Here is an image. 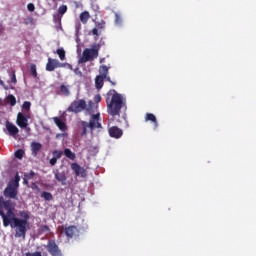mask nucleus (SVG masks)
<instances>
[{"label": "nucleus", "instance_id": "nucleus-6", "mask_svg": "<svg viewBox=\"0 0 256 256\" xmlns=\"http://www.w3.org/2000/svg\"><path fill=\"white\" fill-rule=\"evenodd\" d=\"M91 104L87 108V101L85 99H79V100H74L71 102L69 107L67 108L68 113H83V111H88V113H91Z\"/></svg>", "mask_w": 256, "mask_h": 256}, {"label": "nucleus", "instance_id": "nucleus-38", "mask_svg": "<svg viewBox=\"0 0 256 256\" xmlns=\"http://www.w3.org/2000/svg\"><path fill=\"white\" fill-rule=\"evenodd\" d=\"M50 165L52 166V167H54V165H57V158H52V159H50Z\"/></svg>", "mask_w": 256, "mask_h": 256}, {"label": "nucleus", "instance_id": "nucleus-26", "mask_svg": "<svg viewBox=\"0 0 256 256\" xmlns=\"http://www.w3.org/2000/svg\"><path fill=\"white\" fill-rule=\"evenodd\" d=\"M30 71H31L32 77H34V79H37V65L31 64Z\"/></svg>", "mask_w": 256, "mask_h": 256}, {"label": "nucleus", "instance_id": "nucleus-5", "mask_svg": "<svg viewBox=\"0 0 256 256\" xmlns=\"http://www.w3.org/2000/svg\"><path fill=\"white\" fill-rule=\"evenodd\" d=\"M101 50V44L94 43L91 48L84 49L82 57L79 59V63H87V61H94L99 57V51Z\"/></svg>", "mask_w": 256, "mask_h": 256}, {"label": "nucleus", "instance_id": "nucleus-30", "mask_svg": "<svg viewBox=\"0 0 256 256\" xmlns=\"http://www.w3.org/2000/svg\"><path fill=\"white\" fill-rule=\"evenodd\" d=\"M34 177H35V172H33V170L30 171L29 173L24 174V178L28 179V181H31V179H34Z\"/></svg>", "mask_w": 256, "mask_h": 256}, {"label": "nucleus", "instance_id": "nucleus-23", "mask_svg": "<svg viewBox=\"0 0 256 256\" xmlns=\"http://www.w3.org/2000/svg\"><path fill=\"white\" fill-rule=\"evenodd\" d=\"M60 93H62V95H65V97H69V95H71V92L69 91V86L62 84L60 86Z\"/></svg>", "mask_w": 256, "mask_h": 256}, {"label": "nucleus", "instance_id": "nucleus-7", "mask_svg": "<svg viewBox=\"0 0 256 256\" xmlns=\"http://www.w3.org/2000/svg\"><path fill=\"white\" fill-rule=\"evenodd\" d=\"M58 231L60 233V235H65L66 239H68V241H70V239H74V237H77L79 235V229L77 228V226H59L58 227Z\"/></svg>", "mask_w": 256, "mask_h": 256}, {"label": "nucleus", "instance_id": "nucleus-14", "mask_svg": "<svg viewBox=\"0 0 256 256\" xmlns=\"http://www.w3.org/2000/svg\"><path fill=\"white\" fill-rule=\"evenodd\" d=\"M53 122L55 123L56 127L60 129V131H67V124L63 121V119L59 117H53Z\"/></svg>", "mask_w": 256, "mask_h": 256}, {"label": "nucleus", "instance_id": "nucleus-22", "mask_svg": "<svg viewBox=\"0 0 256 256\" xmlns=\"http://www.w3.org/2000/svg\"><path fill=\"white\" fill-rule=\"evenodd\" d=\"M6 103H9V105H11V107H15V105H17V98H15L13 96V94H9L6 97Z\"/></svg>", "mask_w": 256, "mask_h": 256}, {"label": "nucleus", "instance_id": "nucleus-47", "mask_svg": "<svg viewBox=\"0 0 256 256\" xmlns=\"http://www.w3.org/2000/svg\"><path fill=\"white\" fill-rule=\"evenodd\" d=\"M97 27H98V29H103V24L99 23V24L97 25Z\"/></svg>", "mask_w": 256, "mask_h": 256}, {"label": "nucleus", "instance_id": "nucleus-33", "mask_svg": "<svg viewBox=\"0 0 256 256\" xmlns=\"http://www.w3.org/2000/svg\"><path fill=\"white\" fill-rule=\"evenodd\" d=\"M41 231H42V233H49V231H51V229L49 228V226L44 225L41 227Z\"/></svg>", "mask_w": 256, "mask_h": 256}, {"label": "nucleus", "instance_id": "nucleus-1", "mask_svg": "<svg viewBox=\"0 0 256 256\" xmlns=\"http://www.w3.org/2000/svg\"><path fill=\"white\" fill-rule=\"evenodd\" d=\"M14 206L11 200H5L3 197H0V216L2 217L4 227H11L14 229L15 239H23L27 237V230L29 229V219L31 215L27 210L19 211L18 218L13 212Z\"/></svg>", "mask_w": 256, "mask_h": 256}, {"label": "nucleus", "instance_id": "nucleus-40", "mask_svg": "<svg viewBox=\"0 0 256 256\" xmlns=\"http://www.w3.org/2000/svg\"><path fill=\"white\" fill-rule=\"evenodd\" d=\"M94 101H95V103H101V95H96L95 97H94Z\"/></svg>", "mask_w": 256, "mask_h": 256}, {"label": "nucleus", "instance_id": "nucleus-15", "mask_svg": "<svg viewBox=\"0 0 256 256\" xmlns=\"http://www.w3.org/2000/svg\"><path fill=\"white\" fill-rule=\"evenodd\" d=\"M55 179H57V181L61 183V185H67V175L65 174V172L56 171Z\"/></svg>", "mask_w": 256, "mask_h": 256}, {"label": "nucleus", "instance_id": "nucleus-44", "mask_svg": "<svg viewBox=\"0 0 256 256\" xmlns=\"http://www.w3.org/2000/svg\"><path fill=\"white\" fill-rule=\"evenodd\" d=\"M68 63H61L58 61V68L67 67Z\"/></svg>", "mask_w": 256, "mask_h": 256}, {"label": "nucleus", "instance_id": "nucleus-9", "mask_svg": "<svg viewBox=\"0 0 256 256\" xmlns=\"http://www.w3.org/2000/svg\"><path fill=\"white\" fill-rule=\"evenodd\" d=\"M71 169L74 171L76 177H87V170L81 167L78 163H72Z\"/></svg>", "mask_w": 256, "mask_h": 256}, {"label": "nucleus", "instance_id": "nucleus-10", "mask_svg": "<svg viewBox=\"0 0 256 256\" xmlns=\"http://www.w3.org/2000/svg\"><path fill=\"white\" fill-rule=\"evenodd\" d=\"M108 133L113 139H121V137H123V130L117 126L110 127Z\"/></svg>", "mask_w": 256, "mask_h": 256}, {"label": "nucleus", "instance_id": "nucleus-37", "mask_svg": "<svg viewBox=\"0 0 256 256\" xmlns=\"http://www.w3.org/2000/svg\"><path fill=\"white\" fill-rule=\"evenodd\" d=\"M0 85L1 87H3V89H5V91H9V86L5 85V82H3L0 78Z\"/></svg>", "mask_w": 256, "mask_h": 256}, {"label": "nucleus", "instance_id": "nucleus-36", "mask_svg": "<svg viewBox=\"0 0 256 256\" xmlns=\"http://www.w3.org/2000/svg\"><path fill=\"white\" fill-rule=\"evenodd\" d=\"M11 81L14 83V85L17 83V76L15 75V71L12 72Z\"/></svg>", "mask_w": 256, "mask_h": 256}, {"label": "nucleus", "instance_id": "nucleus-48", "mask_svg": "<svg viewBox=\"0 0 256 256\" xmlns=\"http://www.w3.org/2000/svg\"><path fill=\"white\" fill-rule=\"evenodd\" d=\"M0 33H3V26L0 24Z\"/></svg>", "mask_w": 256, "mask_h": 256}, {"label": "nucleus", "instance_id": "nucleus-28", "mask_svg": "<svg viewBox=\"0 0 256 256\" xmlns=\"http://www.w3.org/2000/svg\"><path fill=\"white\" fill-rule=\"evenodd\" d=\"M58 13H59V15H61L60 17H63V15H65L67 13V5H61L58 8Z\"/></svg>", "mask_w": 256, "mask_h": 256}, {"label": "nucleus", "instance_id": "nucleus-32", "mask_svg": "<svg viewBox=\"0 0 256 256\" xmlns=\"http://www.w3.org/2000/svg\"><path fill=\"white\" fill-rule=\"evenodd\" d=\"M122 21L123 20L121 19V16L118 13H116L115 14V23H116V25H121Z\"/></svg>", "mask_w": 256, "mask_h": 256}, {"label": "nucleus", "instance_id": "nucleus-3", "mask_svg": "<svg viewBox=\"0 0 256 256\" xmlns=\"http://www.w3.org/2000/svg\"><path fill=\"white\" fill-rule=\"evenodd\" d=\"M81 127H82V133H81L82 137H85L87 135V129H90V131H95V129H103V126L101 125V114L100 113L93 114L90 117L89 122L81 121Z\"/></svg>", "mask_w": 256, "mask_h": 256}, {"label": "nucleus", "instance_id": "nucleus-42", "mask_svg": "<svg viewBox=\"0 0 256 256\" xmlns=\"http://www.w3.org/2000/svg\"><path fill=\"white\" fill-rule=\"evenodd\" d=\"M104 79H105V81H108V83H111V85H116L115 82L111 81V77L106 75V78H104Z\"/></svg>", "mask_w": 256, "mask_h": 256}, {"label": "nucleus", "instance_id": "nucleus-8", "mask_svg": "<svg viewBox=\"0 0 256 256\" xmlns=\"http://www.w3.org/2000/svg\"><path fill=\"white\" fill-rule=\"evenodd\" d=\"M47 250L51 256H63V253L61 252V249H59V246L57 245L55 240L48 241Z\"/></svg>", "mask_w": 256, "mask_h": 256}, {"label": "nucleus", "instance_id": "nucleus-29", "mask_svg": "<svg viewBox=\"0 0 256 256\" xmlns=\"http://www.w3.org/2000/svg\"><path fill=\"white\" fill-rule=\"evenodd\" d=\"M23 155H25V150H23V149H18L15 152L16 159H23Z\"/></svg>", "mask_w": 256, "mask_h": 256}, {"label": "nucleus", "instance_id": "nucleus-12", "mask_svg": "<svg viewBox=\"0 0 256 256\" xmlns=\"http://www.w3.org/2000/svg\"><path fill=\"white\" fill-rule=\"evenodd\" d=\"M59 68V60L48 58V62L46 64V71H53L54 69Z\"/></svg>", "mask_w": 256, "mask_h": 256}, {"label": "nucleus", "instance_id": "nucleus-34", "mask_svg": "<svg viewBox=\"0 0 256 256\" xmlns=\"http://www.w3.org/2000/svg\"><path fill=\"white\" fill-rule=\"evenodd\" d=\"M26 256H43V255L41 254V252H33V253L27 252Z\"/></svg>", "mask_w": 256, "mask_h": 256}, {"label": "nucleus", "instance_id": "nucleus-4", "mask_svg": "<svg viewBox=\"0 0 256 256\" xmlns=\"http://www.w3.org/2000/svg\"><path fill=\"white\" fill-rule=\"evenodd\" d=\"M19 181H21V176H19V173H16L14 179L10 180L4 189V197L7 199H17V195H19Z\"/></svg>", "mask_w": 256, "mask_h": 256}, {"label": "nucleus", "instance_id": "nucleus-21", "mask_svg": "<svg viewBox=\"0 0 256 256\" xmlns=\"http://www.w3.org/2000/svg\"><path fill=\"white\" fill-rule=\"evenodd\" d=\"M105 78L103 76H97L95 78L96 89H103Z\"/></svg>", "mask_w": 256, "mask_h": 256}, {"label": "nucleus", "instance_id": "nucleus-2", "mask_svg": "<svg viewBox=\"0 0 256 256\" xmlns=\"http://www.w3.org/2000/svg\"><path fill=\"white\" fill-rule=\"evenodd\" d=\"M107 113L111 117H121V109H127V100L117 90L111 89L106 95Z\"/></svg>", "mask_w": 256, "mask_h": 256}, {"label": "nucleus", "instance_id": "nucleus-13", "mask_svg": "<svg viewBox=\"0 0 256 256\" xmlns=\"http://www.w3.org/2000/svg\"><path fill=\"white\" fill-rule=\"evenodd\" d=\"M6 129L9 133V135H12V137H15V135H17L19 133V128H17V126H15V124L7 121L6 122Z\"/></svg>", "mask_w": 256, "mask_h": 256}, {"label": "nucleus", "instance_id": "nucleus-31", "mask_svg": "<svg viewBox=\"0 0 256 256\" xmlns=\"http://www.w3.org/2000/svg\"><path fill=\"white\" fill-rule=\"evenodd\" d=\"M22 109H24V111H30L31 110V102L25 101L22 105Z\"/></svg>", "mask_w": 256, "mask_h": 256}, {"label": "nucleus", "instance_id": "nucleus-24", "mask_svg": "<svg viewBox=\"0 0 256 256\" xmlns=\"http://www.w3.org/2000/svg\"><path fill=\"white\" fill-rule=\"evenodd\" d=\"M41 197H42V199H44L45 201H53V194H51L50 192L43 191V192L41 193Z\"/></svg>", "mask_w": 256, "mask_h": 256}, {"label": "nucleus", "instance_id": "nucleus-25", "mask_svg": "<svg viewBox=\"0 0 256 256\" xmlns=\"http://www.w3.org/2000/svg\"><path fill=\"white\" fill-rule=\"evenodd\" d=\"M56 53L59 56L60 61H65V49L59 48L56 50Z\"/></svg>", "mask_w": 256, "mask_h": 256}, {"label": "nucleus", "instance_id": "nucleus-43", "mask_svg": "<svg viewBox=\"0 0 256 256\" xmlns=\"http://www.w3.org/2000/svg\"><path fill=\"white\" fill-rule=\"evenodd\" d=\"M31 188H32L33 190H35V189H36V191H39V186H37V184H36L35 182H34V183H32Z\"/></svg>", "mask_w": 256, "mask_h": 256}, {"label": "nucleus", "instance_id": "nucleus-45", "mask_svg": "<svg viewBox=\"0 0 256 256\" xmlns=\"http://www.w3.org/2000/svg\"><path fill=\"white\" fill-rule=\"evenodd\" d=\"M23 184L27 185V187H29V180L26 179L25 177L23 178Z\"/></svg>", "mask_w": 256, "mask_h": 256}, {"label": "nucleus", "instance_id": "nucleus-19", "mask_svg": "<svg viewBox=\"0 0 256 256\" xmlns=\"http://www.w3.org/2000/svg\"><path fill=\"white\" fill-rule=\"evenodd\" d=\"M64 155L65 157H67V159H70L71 161H75V159H77V155L69 148L64 149Z\"/></svg>", "mask_w": 256, "mask_h": 256}, {"label": "nucleus", "instance_id": "nucleus-11", "mask_svg": "<svg viewBox=\"0 0 256 256\" xmlns=\"http://www.w3.org/2000/svg\"><path fill=\"white\" fill-rule=\"evenodd\" d=\"M16 123H17L18 127H20L21 129H25V128H27V125H29L27 117H25V115L21 112H19L17 114Z\"/></svg>", "mask_w": 256, "mask_h": 256}, {"label": "nucleus", "instance_id": "nucleus-46", "mask_svg": "<svg viewBox=\"0 0 256 256\" xmlns=\"http://www.w3.org/2000/svg\"><path fill=\"white\" fill-rule=\"evenodd\" d=\"M66 67H67V69H70V71H73V65L68 63Z\"/></svg>", "mask_w": 256, "mask_h": 256}, {"label": "nucleus", "instance_id": "nucleus-17", "mask_svg": "<svg viewBox=\"0 0 256 256\" xmlns=\"http://www.w3.org/2000/svg\"><path fill=\"white\" fill-rule=\"evenodd\" d=\"M145 121H151L154 125V129H157L159 127V122H157V117L154 116L153 113H147L145 116Z\"/></svg>", "mask_w": 256, "mask_h": 256}, {"label": "nucleus", "instance_id": "nucleus-39", "mask_svg": "<svg viewBox=\"0 0 256 256\" xmlns=\"http://www.w3.org/2000/svg\"><path fill=\"white\" fill-rule=\"evenodd\" d=\"M74 73H75V75H79L80 77L83 75V72H81V70H79V68H75Z\"/></svg>", "mask_w": 256, "mask_h": 256}, {"label": "nucleus", "instance_id": "nucleus-35", "mask_svg": "<svg viewBox=\"0 0 256 256\" xmlns=\"http://www.w3.org/2000/svg\"><path fill=\"white\" fill-rule=\"evenodd\" d=\"M27 9H28V11L33 12V11H35V5H33V3H29L27 5Z\"/></svg>", "mask_w": 256, "mask_h": 256}, {"label": "nucleus", "instance_id": "nucleus-18", "mask_svg": "<svg viewBox=\"0 0 256 256\" xmlns=\"http://www.w3.org/2000/svg\"><path fill=\"white\" fill-rule=\"evenodd\" d=\"M91 19V14L88 11H84L80 14V21L83 25H87V22Z\"/></svg>", "mask_w": 256, "mask_h": 256}, {"label": "nucleus", "instance_id": "nucleus-16", "mask_svg": "<svg viewBox=\"0 0 256 256\" xmlns=\"http://www.w3.org/2000/svg\"><path fill=\"white\" fill-rule=\"evenodd\" d=\"M43 145H41V143L39 142H32L31 143V151H32V155L34 157H37V155H39V152L41 151Z\"/></svg>", "mask_w": 256, "mask_h": 256}, {"label": "nucleus", "instance_id": "nucleus-41", "mask_svg": "<svg viewBox=\"0 0 256 256\" xmlns=\"http://www.w3.org/2000/svg\"><path fill=\"white\" fill-rule=\"evenodd\" d=\"M92 35H95L96 37H99V30L97 28H94L92 30Z\"/></svg>", "mask_w": 256, "mask_h": 256}, {"label": "nucleus", "instance_id": "nucleus-27", "mask_svg": "<svg viewBox=\"0 0 256 256\" xmlns=\"http://www.w3.org/2000/svg\"><path fill=\"white\" fill-rule=\"evenodd\" d=\"M63 154H64V152L61 150H54L52 152L54 159H61V157H63Z\"/></svg>", "mask_w": 256, "mask_h": 256}, {"label": "nucleus", "instance_id": "nucleus-20", "mask_svg": "<svg viewBox=\"0 0 256 256\" xmlns=\"http://www.w3.org/2000/svg\"><path fill=\"white\" fill-rule=\"evenodd\" d=\"M99 73L100 75H98L99 77H104L107 78V75H109V68L106 65H101L99 68Z\"/></svg>", "mask_w": 256, "mask_h": 256}]
</instances>
